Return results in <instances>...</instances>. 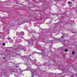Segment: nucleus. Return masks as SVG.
Here are the masks:
<instances>
[{"label": "nucleus", "instance_id": "obj_7", "mask_svg": "<svg viewBox=\"0 0 77 77\" xmlns=\"http://www.w3.org/2000/svg\"><path fill=\"white\" fill-rule=\"evenodd\" d=\"M63 36H62V37H61V38H63Z\"/></svg>", "mask_w": 77, "mask_h": 77}, {"label": "nucleus", "instance_id": "obj_10", "mask_svg": "<svg viewBox=\"0 0 77 77\" xmlns=\"http://www.w3.org/2000/svg\"><path fill=\"white\" fill-rule=\"evenodd\" d=\"M3 59H5V58H3Z\"/></svg>", "mask_w": 77, "mask_h": 77}, {"label": "nucleus", "instance_id": "obj_8", "mask_svg": "<svg viewBox=\"0 0 77 77\" xmlns=\"http://www.w3.org/2000/svg\"><path fill=\"white\" fill-rule=\"evenodd\" d=\"M17 67H18V66H16V68H17Z\"/></svg>", "mask_w": 77, "mask_h": 77}, {"label": "nucleus", "instance_id": "obj_9", "mask_svg": "<svg viewBox=\"0 0 77 77\" xmlns=\"http://www.w3.org/2000/svg\"><path fill=\"white\" fill-rule=\"evenodd\" d=\"M74 33H75V32H74Z\"/></svg>", "mask_w": 77, "mask_h": 77}, {"label": "nucleus", "instance_id": "obj_4", "mask_svg": "<svg viewBox=\"0 0 77 77\" xmlns=\"http://www.w3.org/2000/svg\"><path fill=\"white\" fill-rule=\"evenodd\" d=\"M5 43H3V45L4 46H5Z\"/></svg>", "mask_w": 77, "mask_h": 77}, {"label": "nucleus", "instance_id": "obj_3", "mask_svg": "<svg viewBox=\"0 0 77 77\" xmlns=\"http://www.w3.org/2000/svg\"><path fill=\"white\" fill-rule=\"evenodd\" d=\"M65 52H67V51H68V49H65Z\"/></svg>", "mask_w": 77, "mask_h": 77}, {"label": "nucleus", "instance_id": "obj_2", "mask_svg": "<svg viewBox=\"0 0 77 77\" xmlns=\"http://www.w3.org/2000/svg\"><path fill=\"white\" fill-rule=\"evenodd\" d=\"M72 54L73 55H74V54H75V52H74V51H73L72 52Z\"/></svg>", "mask_w": 77, "mask_h": 77}, {"label": "nucleus", "instance_id": "obj_6", "mask_svg": "<svg viewBox=\"0 0 77 77\" xmlns=\"http://www.w3.org/2000/svg\"><path fill=\"white\" fill-rule=\"evenodd\" d=\"M34 75H32V77H34Z\"/></svg>", "mask_w": 77, "mask_h": 77}, {"label": "nucleus", "instance_id": "obj_1", "mask_svg": "<svg viewBox=\"0 0 77 77\" xmlns=\"http://www.w3.org/2000/svg\"><path fill=\"white\" fill-rule=\"evenodd\" d=\"M68 3L69 4V5H70V4H71V3H72V2H71L70 1H69L68 2Z\"/></svg>", "mask_w": 77, "mask_h": 77}, {"label": "nucleus", "instance_id": "obj_5", "mask_svg": "<svg viewBox=\"0 0 77 77\" xmlns=\"http://www.w3.org/2000/svg\"><path fill=\"white\" fill-rule=\"evenodd\" d=\"M11 39V38H10V37H8V40H9V39Z\"/></svg>", "mask_w": 77, "mask_h": 77}]
</instances>
